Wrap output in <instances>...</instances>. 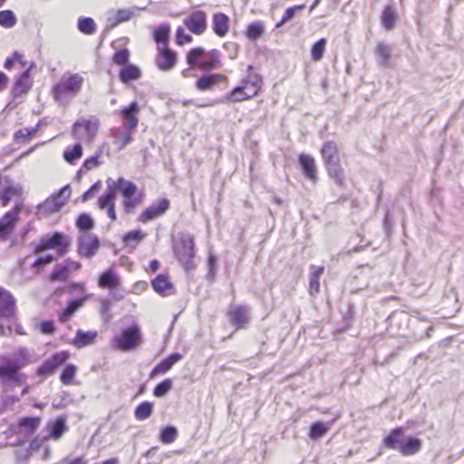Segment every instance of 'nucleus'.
Returning <instances> with one entry per match:
<instances>
[{"label": "nucleus", "mask_w": 464, "mask_h": 464, "mask_svg": "<svg viewBox=\"0 0 464 464\" xmlns=\"http://www.w3.org/2000/svg\"><path fill=\"white\" fill-rule=\"evenodd\" d=\"M15 314V301L13 295L0 288V318L12 319Z\"/></svg>", "instance_id": "ddd939ff"}, {"label": "nucleus", "mask_w": 464, "mask_h": 464, "mask_svg": "<svg viewBox=\"0 0 464 464\" xmlns=\"http://www.w3.org/2000/svg\"><path fill=\"white\" fill-rule=\"evenodd\" d=\"M37 131L36 128H24L14 133V140L18 142H25L29 138L34 136Z\"/></svg>", "instance_id": "bf43d9fd"}, {"label": "nucleus", "mask_w": 464, "mask_h": 464, "mask_svg": "<svg viewBox=\"0 0 464 464\" xmlns=\"http://www.w3.org/2000/svg\"><path fill=\"white\" fill-rule=\"evenodd\" d=\"M299 163L304 176L312 181L317 179V171L314 158L308 154H301L299 156Z\"/></svg>", "instance_id": "4be33fe9"}, {"label": "nucleus", "mask_w": 464, "mask_h": 464, "mask_svg": "<svg viewBox=\"0 0 464 464\" xmlns=\"http://www.w3.org/2000/svg\"><path fill=\"white\" fill-rule=\"evenodd\" d=\"M304 7H305V5H295V6H292V7L287 8V9L285 11V13H284V14H283V16H282L281 20H280V21L276 24V28L281 27V26H282L283 24H285L286 22H288L289 20H291V19L294 17V15L295 14V13H296L297 11H301V10H303Z\"/></svg>", "instance_id": "3c124183"}, {"label": "nucleus", "mask_w": 464, "mask_h": 464, "mask_svg": "<svg viewBox=\"0 0 464 464\" xmlns=\"http://www.w3.org/2000/svg\"><path fill=\"white\" fill-rule=\"evenodd\" d=\"M116 183L118 190L127 200L133 198L137 192V186L133 182L123 178H120L118 180H116Z\"/></svg>", "instance_id": "c756f323"}, {"label": "nucleus", "mask_w": 464, "mask_h": 464, "mask_svg": "<svg viewBox=\"0 0 464 464\" xmlns=\"http://www.w3.org/2000/svg\"><path fill=\"white\" fill-rule=\"evenodd\" d=\"M222 79H224L222 74L206 75L198 80L196 86L199 91H207Z\"/></svg>", "instance_id": "4c0bfd02"}, {"label": "nucleus", "mask_w": 464, "mask_h": 464, "mask_svg": "<svg viewBox=\"0 0 464 464\" xmlns=\"http://www.w3.org/2000/svg\"><path fill=\"white\" fill-rule=\"evenodd\" d=\"M129 55L130 53L127 49H122L115 53L113 56V62L114 63L118 65H125L129 62Z\"/></svg>", "instance_id": "052dcab7"}, {"label": "nucleus", "mask_w": 464, "mask_h": 464, "mask_svg": "<svg viewBox=\"0 0 464 464\" xmlns=\"http://www.w3.org/2000/svg\"><path fill=\"white\" fill-rule=\"evenodd\" d=\"M100 247V240L90 231L79 232L78 254L85 258H92Z\"/></svg>", "instance_id": "0eeeda50"}, {"label": "nucleus", "mask_w": 464, "mask_h": 464, "mask_svg": "<svg viewBox=\"0 0 464 464\" xmlns=\"http://www.w3.org/2000/svg\"><path fill=\"white\" fill-rule=\"evenodd\" d=\"M195 243L193 237L187 234L182 235L175 243L174 252L179 261L186 270L194 268L193 258L195 256Z\"/></svg>", "instance_id": "20e7f679"}, {"label": "nucleus", "mask_w": 464, "mask_h": 464, "mask_svg": "<svg viewBox=\"0 0 464 464\" xmlns=\"http://www.w3.org/2000/svg\"><path fill=\"white\" fill-rule=\"evenodd\" d=\"M156 63L161 71H169L176 64V54L169 48L160 51Z\"/></svg>", "instance_id": "6ab92c4d"}, {"label": "nucleus", "mask_w": 464, "mask_h": 464, "mask_svg": "<svg viewBox=\"0 0 464 464\" xmlns=\"http://www.w3.org/2000/svg\"><path fill=\"white\" fill-rule=\"evenodd\" d=\"M169 34V26L167 24H161L158 28L154 30V40L157 43H163L165 44L168 41Z\"/></svg>", "instance_id": "6e6d98bb"}, {"label": "nucleus", "mask_w": 464, "mask_h": 464, "mask_svg": "<svg viewBox=\"0 0 464 464\" xmlns=\"http://www.w3.org/2000/svg\"><path fill=\"white\" fill-rule=\"evenodd\" d=\"M69 358L68 352H59L53 354L50 359L46 360L38 369L40 375L52 374L53 371L60 365L63 364Z\"/></svg>", "instance_id": "f8f14e48"}, {"label": "nucleus", "mask_w": 464, "mask_h": 464, "mask_svg": "<svg viewBox=\"0 0 464 464\" xmlns=\"http://www.w3.org/2000/svg\"><path fill=\"white\" fill-rule=\"evenodd\" d=\"M40 330L44 334H51L54 332V323L53 321H44L40 324Z\"/></svg>", "instance_id": "338daca9"}, {"label": "nucleus", "mask_w": 464, "mask_h": 464, "mask_svg": "<svg viewBox=\"0 0 464 464\" xmlns=\"http://www.w3.org/2000/svg\"><path fill=\"white\" fill-rule=\"evenodd\" d=\"M264 25L259 23H252L247 26L246 35L249 40H256L264 33Z\"/></svg>", "instance_id": "09e8293b"}, {"label": "nucleus", "mask_w": 464, "mask_h": 464, "mask_svg": "<svg viewBox=\"0 0 464 464\" xmlns=\"http://www.w3.org/2000/svg\"><path fill=\"white\" fill-rule=\"evenodd\" d=\"M398 20V15L395 8L392 5H387L382 14L381 21L382 27L390 31L392 30Z\"/></svg>", "instance_id": "c85d7f7f"}, {"label": "nucleus", "mask_w": 464, "mask_h": 464, "mask_svg": "<svg viewBox=\"0 0 464 464\" xmlns=\"http://www.w3.org/2000/svg\"><path fill=\"white\" fill-rule=\"evenodd\" d=\"M229 29V18L223 13H217L213 15V30L219 36H225Z\"/></svg>", "instance_id": "393cba45"}, {"label": "nucleus", "mask_w": 464, "mask_h": 464, "mask_svg": "<svg viewBox=\"0 0 464 464\" xmlns=\"http://www.w3.org/2000/svg\"><path fill=\"white\" fill-rule=\"evenodd\" d=\"M72 189L69 185L51 194L44 203H65L71 197Z\"/></svg>", "instance_id": "72a5a7b5"}, {"label": "nucleus", "mask_w": 464, "mask_h": 464, "mask_svg": "<svg viewBox=\"0 0 464 464\" xmlns=\"http://www.w3.org/2000/svg\"><path fill=\"white\" fill-rule=\"evenodd\" d=\"M152 411L153 404L150 401H143L136 407L134 416L138 420H145L150 417Z\"/></svg>", "instance_id": "ea45409f"}, {"label": "nucleus", "mask_w": 464, "mask_h": 464, "mask_svg": "<svg viewBox=\"0 0 464 464\" xmlns=\"http://www.w3.org/2000/svg\"><path fill=\"white\" fill-rule=\"evenodd\" d=\"M41 424L40 417H24L18 420L17 434L31 437Z\"/></svg>", "instance_id": "dca6fc26"}, {"label": "nucleus", "mask_w": 464, "mask_h": 464, "mask_svg": "<svg viewBox=\"0 0 464 464\" xmlns=\"http://www.w3.org/2000/svg\"><path fill=\"white\" fill-rule=\"evenodd\" d=\"M17 19L11 10L0 11V25L5 28H12L16 24Z\"/></svg>", "instance_id": "c03bdc74"}, {"label": "nucleus", "mask_w": 464, "mask_h": 464, "mask_svg": "<svg viewBox=\"0 0 464 464\" xmlns=\"http://www.w3.org/2000/svg\"><path fill=\"white\" fill-rule=\"evenodd\" d=\"M392 54V48L384 43H380L375 48V55L377 63L382 67L389 65V60Z\"/></svg>", "instance_id": "2f4dec72"}, {"label": "nucleus", "mask_w": 464, "mask_h": 464, "mask_svg": "<svg viewBox=\"0 0 464 464\" xmlns=\"http://www.w3.org/2000/svg\"><path fill=\"white\" fill-rule=\"evenodd\" d=\"M77 372V367L73 364H68L64 367L60 380L64 385L73 384V379Z\"/></svg>", "instance_id": "a18cd8bd"}, {"label": "nucleus", "mask_w": 464, "mask_h": 464, "mask_svg": "<svg viewBox=\"0 0 464 464\" xmlns=\"http://www.w3.org/2000/svg\"><path fill=\"white\" fill-rule=\"evenodd\" d=\"M143 238V234L139 230H133L127 233L124 237V240L129 243L130 241L139 242Z\"/></svg>", "instance_id": "69168bd1"}, {"label": "nucleus", "mask_w": 464, "mask_h": 464, "mask_svg": "<svg viewBox=\"0 0 464 464\" xmlns=\"http://www.w3.org/2000/svg\"><path fill=\"white\" fill-rule=\"evenodd\" d=\"M71 240L63 233L56 232L53 235H45L41 237L39 244L35 247L36 252H42L48 249H57L59 256L66 254Z\"/></svg>", "instance_id": "39448f33"}, {"label": "nucleus", "mask_w": 464, "mask_h": 464, "mask_svg": "<svg viewBox=\"0 0 464 464\" xmlns=\"http://www.w3.org/2000/svg\"><path fill=\"white\" fill-rule=\"evenodd\" d=\"M111 346L122 352L133 350L142 343L141 331L139 325L134 324L124 328L120 334H115L111 341Z\"/></svg>", "instance_id": "7ed1b4c3"}, {"label": "nucleus", "mask_w": 464, "mask_h": 464, "mask_svg": "<svg viewBox=\"0 0 464 464\" xmlns=\"http://www.w3.org/2000/svg\"><path fill=\"white\" fill-rule=\"evenodd\" d=\"M140 77V71L134 65L124 66L120 72V79L122 82L128 83Z\"/></svg>", "instance_id": "e433bc0d"}, {"label": "nucleus", "mask_w": 464, "mask_h": 464, "mask_svg": "<svg viewBox=\"0 0 464 464\" xmlns=\"http://www.w3.org/2000/svg\"><path fill=\"white\" fill-rule=\"evenodd\" d=\"M31 66L26 69L18 79L15 81L12 92L14 96L17 97L24 93H26L32 87V80L30 78Z\"/></svg>", "instance_id": "412c9836"}, {"label": "nucleus", "mask_w": 464, "mask_h": 464, "mask_svg": "<svg viewBox=\"0 0 464 464\" xmlns=\"http://www.w3.org/2000/svg\"><path fill=\"white\" fill-rule=\"evenodd\" d=\"M251 99L248 97V93L246 89H243V86L239 85L234 88L230 93H228L226 97L223 98L222 102L226 103H233L243 102Z\"/></svg>", "instance_id": "473e14b6"}, {"label": "nucleus", "mask_w": 464, "mask_h": 464, "mask_svg": "<svg viewBox=\"0 0 464 464\" xmlns=\"http://www.w3.org/2000/svg\"><path fill=\"white\" fill-rule=\"evenodd\" d=\"M204 53L205 50L202 47L193 48L187 55V63L191 66L198 65Z\"/></svg>", "instance_id": "4d7b16f0"}, {"label": "nucleus", "mask_w": 464, "mask_h": 464, "mask_svg": "<svg viewBox=\"0 0 464 464\" xmlns=\"http://www.w3.org/2000/svg\"><path fill=\"white\" fill-rule=\"evenodd\" d=\"M229 322L237 328H244L249 322V307L241 304H231L227 311Z\"/></svg>", "instance_id": "9d476101"}, {"label": "nucleus", "mask_w": 464, "mask_h": 464, "mask_svg": "<svg viewBox=\"0 0 464 464\" xmlns=\"http://www.w3.org/2000/svg\"><path fill=\"white\" fill-rule=\"evenodd\" d=\"M322 158L326 167L328 175L335 184L343 187L345 183L344 170L340 163L339 150L333 141L325 142L321 149Z\"/></svg>", "instance_id": "f03ea898"}, {"label": "nucleus", "mask_w": 464, "mask_h": 464, "mask_svg": "<svg viewBox=\"0 0 464 464\" xmlns=\"http://www.w3.org/2000/svg\"><path fill=\"white\" fill-rule=\"evenodd\" d=\"M311 275L309 281V292L310 295H314L320 292V277L324 272V266H311Z\"/></svg>", "instance_id": "cd10ccee"}, {"label": "nucleus", "mask_w": 464, "mask_h": 464, "mask_svg": "<svg viewBox=\"0 0 464 464\" xmlns=\"http://www.w3.org/2000/svg\"><path fill=\"white\" fill-rule=\"evenodd\" d=\"M19 211V206L15 205L12 211L0 219V239H5L13 231Z\"/></svg>", "instance_id": "f3484780"}, {"label": "nucleus", "mask_w": 464, "mask_h": 464, "mask_svg": "<svg viewBox=\"0 0 464 464\" xmlns=\"http://www.w3.org/2000/svg\"><path fill=\"white\" fill-rule=\"evenodd\" d=\"M24 193L20 185H10L4 192H0V200L9 202L11 200H18Z\"/></svg>", "instance_id": "f704fd0d"}, {"label": "nucleus", "mask_w": 464, "mask_h": 464, "mask_svg": "<svg viewBox=\"0 0 464 464\" xmlns=\"http://www.w3.org/2000/svg\"><path fill=\"white\" fill-rule=\"evenodd\" d=\"M102 184L100 180L95 182L83 195L82 200L88 201L93 198V197L100 192L102 189Z\"/></svg>", "instance_id": "680f3d73"}, {"label": "nucleus", "mask_w": 464, "mask_h": 464, "mask_svg": "<svg viewBox=\"0 0 464 464\" xmlns=\"http://www.w3.org/2000/svg\"><path fill=\"white\" fill-rule=\"evenodd\" d=\"M111 302L110 300H102L101 304V312L102 314L105 317V320H109L111 318L110 311H111Z\"/></svg>", "instance_id": "774afa93"}, {"label": "nucleus", "mask_w": 464, "mask_h": 464, "mask_svg": "<svg viewBox=\"0 0 464 464\" xmlns=\"http://www.w3.org/2000/svg\"><path fill=\"white\" fill-rule=\"evenodd\" d=\"M421 447L420 440L417 438H410L407 440H404L402 446L400 447L399 451L404 456H411L417 453Z\"/></svg>", "instance_id": "c9c22d12"}, {"label": "nucleus", "mask_w": 464, "mask_h": 464, "mask_svg": "<svg viewBox=\"0 0 464 464\" xmlns=\"http://www.w3.org/2000/svg\"><path fill=\"white\" fill-rule=\"evenodd\" d=\"M329 430V424L324 422H314L310 428L309 436L312 440H318L324 436Z\"/></svg>", "instance_id": "a19ab883"}, {"label": "nucleus", "mask_w": 464, "mask_h": 464, "mask_svg": "<svg viewBox=\"0 0 464 464\" xmlns=\"http://www.w3.org/2000/svg\"><path fill=\"white\" fill-rule=\"evenodd\" d=\"M98 336L97 331H87L78 330L75 337L73 338L72 343L77 348H82L94 343Z\"/></svg>", "instance_id": "b1692460"}, {"label": "nucleus", "mask_w": 464, "mask_h": 464, "mask_svg": "<svg viewBox=\"0 0 464 464\" xmlns=\"http://www.w3.org/2000/svg\"><path fill=\"white\" fill-rule=\"evenodd\" d=\"M404 433L401 428L394 429L392 432L384 439L383 444L385 447L392 450H399L400 447L404 442Z\"/></svg>", "instance_id": "a878e982"}, {"label": "nucleus", "mask_w": 464, "mask_h": 464, "mask_svg": "<svg viewBox=\"0 0 464 464\" xmlns=\"http://www.w3.org/2000/svg\"><path fill=\"white\" fill-rule=\"evenodd\" d=\"M140 10H144V8L133 6L130 8H122L112 11L110 13L108 22L111 26H117L121 23L130 21L136 14V13Z\"/></svg>", "instance_id": "4468645a"}, {"label": "nucleus", "mask_w": 464, "mask_h": 464, "mask_svg": "<svg viewBox=\"0 0 464 464\" xmlns=\"http://www.w3.org/2000/svg\"><path fill=\"white\" fill-rule=\"evenodd\" d=\"M192 41V36L188 34L185 33V30L181 27L177 30V43L179 45H182L184 44L190 43Z\"/></svg>", "instance_id": "e2e57ef3"}, {"label": "nucleus", "mask_w": 464, "mask_h": 464, "mask_svg": "<svg viewBox=\"0 0 464 464\" xmlns=\"http://www.w3.org/2000/svg\"><path fill=\"white\" fill-rule=\"evenodd\" d=\"M171 388L172 381L170 379H166L154 388L153 394L156 397H163L171 390Z\"/></svg>", "instance_id": "13d9d810"}, {"label": "nucleus", "mask_w": 464, "mask_h": 464, "mask_svg": "<svg viewBox=\"0 0 464 464\" xmlns=\"http://www.w3.org/2000/svg\"><path fill=\"white\" fill-rule=\"evenodd\" d=\"M70 272L64 264L59 265L51 274L52 281H65L69 277Z\"/></svg>", "instance_id": "603ef678"}, {"label": "nucleus", "mask_w": 464, "mask_h": 464, "mask_svg": "<svg viewBox=\"0 0 464 464\" xmlns=\"http://www.w3.org/2000/svg\"><path fill=\"white\" fill-rule=\"evenodd\" d=\"M152 287L160 295H171L175 293V288L169 277L165 275H159L151 282Z\"/></svg>", "instance_id": "a211bd4d"}, {"label": "nucleus", "mask_w": 464, "mask_h": 464, "mask_svg": "<svg viewBox=\"0 0 464 464\" xmlns=\"http://www.w3.org/2000/svg\"><path fill=\"white\" fill-rule=\"evenodd\" d=\"M76 226L79 229V232L90 231V229H92L93 227V220L90 216L82 214L76 221Z\"/></svg>", "instance_id": "5fc2aeb1"}, {"label": "nucleus", "mask_w": 464, "mask_h": 464, "mask_svg": "<svg viewBox=\"0 0 464 464\" xmlns=\"http://www.w3.org/2000/svg\"><path fill=\"white\" fill-rule=\"evenodd\" d=\"M82 155V148L81 144L77 143L75 144L72 149L66 150L63 152V158L64 160L69 162L72 163L74 160L80 159Z\"/></svg>", "instance_id": "8fccbe9b"}, {"label": "nucleus", "mask_w": 464, "mask_h": 464, "mask_svg": "<svg viewBox=\"0 0 464 464\" xmlns=\"http://www.w3.org/2000/svg\"><path fill=\"white\" fill-rule=\"evenodd\" d=\"M99 129L97 120L81 118L73 124L72 135L83 142H92Z\"/></svg>", "instance_id": "423d86ee"}, {"label": "nucleus", "mask_w": 464, "mask_h": 464, "mask_svg": "<svg viewBox=\"0 0 464 464\" xmlns=\"http://www.w3.org/2000/svg\"><path fill=\"white\" fill-rule=\"evenodd\" d=\"M86 298H82L78 300H72L69 303L66 308L60 314V321L63 323L67 322L71 316L83 305V303Z\"/></svg>", "instance_id": "58836bf2"}, {"label": "nucleus", "mask_w": 464, "mask_h": 464, "mask_svg": "<svg viewBox=\"0 0 464 464\" xmlns=\"http://www.w3.org/2000/svg\"><path fill=\"white\" fill-rule=\"evenodd\" d=\"M140 105L137 102H132L129 106L122 108L119 111V115L123 120V126L126 129L137 130L139 124L138 114L140 112Z\"/></svg>", "instance_id": "9b49d317"}, {"label": "nucleus", "mask_w": 464, "mask_h": 464, "mask_svg": "<svg viewBox=\"0 0 464 464\" xmlns=\"http://www.w3.org/2000/svg\"><path fill=\"white\" fill-rule=\"evenodd\" d=\"M106 184L108 190L104 195L100 197L98 203H111L115 197L116 191L118 190L116 180L109 178L106 180Z\"/></svg>", "instance_id": "79ce46f5"}, {"label": "nucleus", "mask_w": 464, "mask_h": 464, "mask_svg": "<svg viewBox=\"0 0 464 464\" xmlns=\"http://www.w3.org/2000/svg\"><path fill=\"white\" fill-rule=\"evenodd\" d=\"M65 430V421L63 419H58L52 424L49 437L59 439Z\"/></svg>", "instance_id": "864d4df0"}, {"label": "nucleus", "mask_w": 464, "mask_h": 464, "mask_svg": "<svg viewBox=\"0 0 464 464\" xmlns=\"http://www.w3.org/2000/svg\"><path fill=\"white\" fill-rule=\"evenodd\" d=\"M184 24L191 33L200 35L207 29V14L204 11L196 10L185 18Z\"/></svg>", "instance_id": "1a4fd4ad"}, {"label": "nucleus", "mask_w": 464, "mask_h": 464, "mask_svg": "<svg viewBox=\"0 0 464 464\" xmlns=\"http://www.w3.org/2000/svg\"><path fill=\"white\" fill-rule=\"evenodd\" d=\"M83 82L80 73H64L52 88L53 100L61 106L68 105L80 93Z\"/></svg>", "instance_id": "f257e3e1"}, {"label": "nucleus", "mask_w": 464, "mask_h": 464, "mask_svg": "<svg viewBox=\"0 0 464 464\" xmlns=\"http://www.w3.org/2000/svg\"><path fill=\"white\" fill-rule=\"evenodd\" d=\"M120 285V279L117 274L110 269L101 275L99 286L102 288H115Z\"/></svg>", "instance_id": "7c9ffc66"}, {"label": "nucleus", "mask_w": 464, "mask_h": 464, "mask_svg": "<svg viewBox=\"0 0 464 464\" xmlns=\"http://www.w3.org/2000/svg\"><path fill=\"white\" fill-rule=\"evenodd\" d=\"M326 40L324 38L317 41L313 46L311 50V58L314 62H318L322 60L324 53L325 52Z\"/></svg>", "instance_id": "de8ad7c7"}, {"label": "nucleus", "mask_w": 464, "mask_h": 464, "mask_svg": "<svg viewBox=\"0 0 464 464\" xmlns=\"http://www.w3.org/2000/svg\"><path fill=\"white\" fill-rule=\"evenodd\" d=\"M198 66L200 70L208 72L218 67L219 65L214 63L213 60L209 59L201 61L198 63Z\"/></svg>", "instance_id": "0e129e2a"}, {"label": "nucleus", "mask_w": 464, "mask_h": 464, "mask_svg": "<svg viewBox=\"0 0 464 464\" xmlns=\"http://www.w3.org/2000/svg\"><path fill=\"white\" fill-rule=\"evenodd\" d=\"M77 27L80 32L85 34H92L96 31V24L92 18L83 17L78 20Z\"/></svg>", "instance_id": "37998d69"}, {"label": "nucleus", "mask_w": 464, "mask_h": 464, "mask_svg": "<svg viewBox=\"0 0 464 464\" xmlns=\"http://www.w3.org/2000/svg\"><path fill=\"white\" fill-rule=\"evenodd\" d=\"M168 207L169 205H151L140 214L139 220L145 223L157 218L167 211Z\"/></svg>", "instance_id": "bb28decb"}, {"label": "nucleus", "mask_w": 464, "mask_h": 464, "mask_svg": "<svg viewBox=\"0 0 464 464\" xmlns=\"http://www.w3.org/2000/svg\"><path fill=\"white\" fill-rule=\"evenodd\" d=\"M177 437L178 430L173 426L164 428L160 434V440L164 444H170L174 442Z\"/></svg>", "instance_id": "49530a36"}, {"label": "nucleus", "mask_w": 464, "mask_h": 464, "mask_svg": "<svg viewBox=\"0 0 464 464\" xmlns=\"http://www.w3.org/2000/svg\"><path fill=\"white\" fill-rule=\"evenodd\" d=\"M135 130L113 128L111 130V136L113 138V143L119 150H122L132 140Z\"/></svg>", "instance_id": "2eb2a0df"}, {"label": "nucleus", "mask_w": 464, "mask_h": 464, "mask_svg": "<svg viewBox=\"0 0 464 464\" xmlns=\"http://www.w3.org/2000/svg\"><path fill=\"white\" fill-rule=\"evenodd\" d=\"M24 365V362L12 359L0 364V380L5 383H20L22 375L19 370Z\"/></svg>", "instance_id": "6e6552de"}, {"label": "nucleus", "mask_w": 464, "mask_h": 464, "mask_svg": "<svg viewBox=\"0 0 464 464\" xmlns=\"http://www.w3.org/2000/svg\"><path fill=\"white\" fill-rule=\"evenodd\" d=\"M241 86L246 90L248 97L254 98L261 90L262 78L256 73H249L248 76L242 81Z\"/></svg>", "instance_id": "5701e85b"}, {"label": "nucleus", "mask_w": 464, "mask_h": 464, "mask_svg": "<svg viewBox=\"0 0 464 464\" xmlns=\"http://www.w3.org/2000/svg\"><path fill=\"white\" fill-rule=\"evenodd\" d=\"M182 359V355L179 353H174L169 357L160 362L150 372V377L153 378L158 374L165 373L171 369V367Z\"/></svg>", "instance_id": "aec40b11"}]
</instances>
